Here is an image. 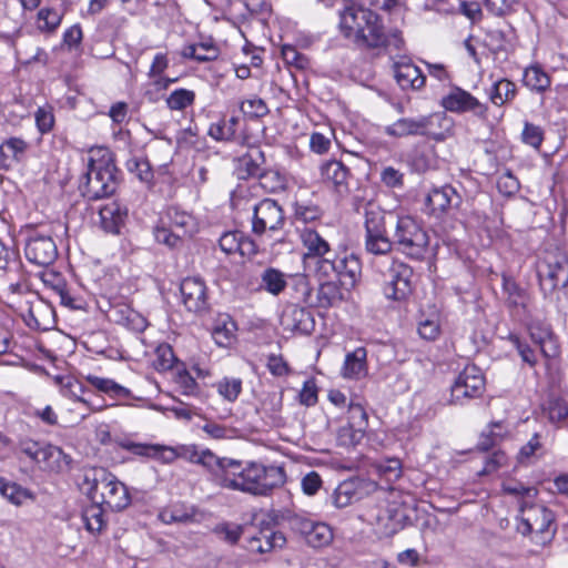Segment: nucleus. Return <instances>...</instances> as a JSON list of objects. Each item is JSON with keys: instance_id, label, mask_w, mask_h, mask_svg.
<instances>
[{"instance_id": "obj_45", "label": "nucleus", "mask_w": 568, "mask_h": 568, "mask_svg": "<svg viewBox=\"0 0 568 568\" xmlns=\"http://www.w3.org/2000/svg\"><path fill=\"white\" fill-rule=\"evenodd\" d=\"M322 214V209L312 202L297 200L294 203V216L297 221L310 223L318 220Z\"/></svg>"}, {"instance_id": "obj_57", "label": "nucleus", "mask_w": 568, "mask_h": 568, "mask_svg": "<svg viewBox=\"0 0 568 568\" xmlns=\"http://www.w3.org/2000/svg\"><path fill=\"white\" fill-rule=\"evenodd\" d=\"M521 140L525 144L538 150L544 141V130L539 125L525 122Z\"/></svg>"}, {"instance_id": "obj_30", "label": "nucleus", "mask_w": 568, "mask_h": 568, "mask_svg": "<svg viewBox=\"0 0 568 568\" xmlns=\"http://www.w3.org/2000/svg\"><path fill=\"white\" fill-rule=\"evenodd\" d=\"M108 317L119 325L142 332L146 328V321L138 312L125 304L112 305Z\"/></svg>"}, {"instance_id": "obj_7", "label": "nucleus", "mask_w": 568, "mask_h": 568, "mask_svg": "<svg viewBox=\"0 0 568 568\" xmlns=\"http://www.w3.org/2000/svg\"><path fill=\"white\" fill-rule=\"evenodd\" d=\"M394 246L408 257L420 260L427 251V232L410 216L397 217L393 235Z\"/></svg>"}, {"instance_id": "obj_11", "label": "nucleus", "mask_w": 568, "mask_h": 568, "mask_svg": "<svg viewBox=\"0 0 568 568\" xmlns=\"http://www.w3.org/2000/svg\"><path fill=\"white\" fill-rule=\"evenodd\" d=\"M18 452L23 454L31 462L42 465L50 470L60 471L63 468H68L72 462L71 457L60 447L29 437L19 439Z\"/></svg>"}, {"instance_id": "obj_13", "label": "nucleus", "mask_w": 568, "mask_h": 568, "mask_svg": "<svg viewBox=\"0 0 568 568\" xmlns=\"http://www.w3.org/2000/svg\"><path fill=\"white\" fill-rule=\"evenodd\" d=\"M413 268L398 261H394L384 275V294L388 300L403 301L413 292Z\"/></svg>"}, {"instance_id": "obj_47", "label": "nucleus", "mask_w": 568, "mask_h": 568, "mask_svg": "<svg viewBox=\"0 0 568 568\" xmlns=\"http://www.w3.org/2000/svg\"><path fill=\"white\" fill-rule=\"evenodd\" d=\"M195 100V93L187 89L174 90L168 98L166 104L171 110L182 111L192 105Z\"/></svg>"}, {"instance_id": "obj_41", "label": "nucleus", "mask_w": 568, "mask_h": 568, "mask_svg": "<svg viewBox=\"0 0 568 568\" xmlns=\"http://www.w3.org/2000/svg\"><path fill=\"white\" fill-rule=\"evenodd\" d=\"M182 55L199 62H209L217 58L219 51L213 44H190L183 49Z\"/></svg>"}, {"instance_id": "obj_26", "label": "nucleus", "mask_w": 568, "mask_h": 568, "mask_svg": "<svg viewBox=\"0 0 568 568\" xmlns=\"http://www.w3.org/2000/svg\"><path fill=\"white\" fill-rule=\"evenodd\" d=\"M393 70L396 82L403 90H419L425 85V75L410 61L395 62Z\"/></svg>"}, {"instance_id": "obj_52", "label": "nucleus", "mask_w": 568, "mask_h": 568, "mask_svg": "<svg viewBox=\"0 0 568 568\" xmlns=\"http://www.w3.org/2000/svg\"><path fill=\"white\" fill-rule=\"evenodd\" d=\"M34 120L41 134L49 133L54 126L53 108L50 104L39 106L34 113Z\"/></svg>"}, {"instance_id": "obj_43", "label": "nucleus", "mask_w": 568, "mask_h": 568, "mask_svg": "<svg viewBox=\"0 0 568 568\" xmlns=\"http://www.w3.org/2000/svg\"><path fill=\"white\" fill-rule=\"evenodd\" d=\"M316 276L318 282L335 280L336 268L334 266L333 255H326L312 261L311 267H307Z\"/></svg>"}, {"instance_id": "obj_24", "label": "nucleus", "mask_w": 568, "mask_h": 568, "mask_svg": "<svg viewBox=\"0 0 568 568\" xmlns=\"http://www.w3.org/2000/svg\"><path fill=\"white\" fill-rule=\"evenodd\" d=\"M366 481L358 477H352L338 484L332 494V504L337 509L345 508L354 501L362 499Z\"/></svg>"}, {"instance_id": "obj_10", "label": "nucleus", "mask_w": 568, "mask_h": 568, "mask_svg": "<svg viewBox=\"0 0 568 568\" xmlns=\"http://www.w3.org/2000/svg\"><path fill=\"white\" fill-rule=\"evenodd\" d=\"M388 216L381 209L368 204L365 209V251L373 255H386L394 246L393 240L387 236L386 226L389 223Z\"/></svg>"}, {"instance_id": "obj_29", "label": "nucleus", "mask_w": 568, "mask_h": 568, "mask_svg": "<svg viewBox=\"0 0 568 568\" xmlns=\"http://www.w3.org/2000/svg\"><path fill=\"white\" fill-rule=\"evenodd\" d=\"M335 278L342 284L354 286L362 273L359 258L354 254L334 256Z\"/></svg>"}, {"instance_id": "obj_18", "label": "nucleus", "mask_w": 568, "mask_h": 568, "mask_svg": "<svg viewBox=\"0 0 568 568\" xmlns=\"http://www.w3.org/2000/svg\"><path fill=\"white\" fill-rule=\"evenodd\" d=\"M442 105L447 111L456 113L471 112L480 119H485L488 111L487 105L480 103L477 98L460 88H453L452 91L443 98Z\"/></svg>"}, {"instance_id": "obj_31", "label": "nucleus", "mask_w": 568, "mask_h": 568, "mask_svg": "<svg viewBox=\"0 0 568 568\" xmlns=\"http://www.w3.org/2000/svg\"><path fill=\"white\" fill-rule=\"evenodd\" d=\"M302 242L307 248L304 260L306 267H311V263L315 258L334 255L331 252L328 242L314 230H305L302 233Z\"/></svg>"}, {"instance_id": "obj_46", "label": "nucleus", "mask_w": 568, "mask_h": 568, "mask_svg": "<svg viewBox=\"0 0 568 568\" xmlns=\"http://www.w3.org/2000/svg\"><path fill=\"white\" fill-rule=\"evenodd\" d=\"M217 393L227 402H235L242 392V379L223 377L215 384Z\"/></svg>"}, {"instance_id": "obj_19", "label": "nucleus", "mask_w": 568, "mask_h": 568, "mask_svg": "<svg viewBox=\"0 0 568 568\" xmlns=\"http://www.w3.org/2000/svg\"><path fill=\"white\" fill-rule=\"evenodd\" d=\"M320 172L323 183L333 189L339 196H345L349 193L352 174L343 162L337 160L324 161L320 166Z\"/></svg>"}, {"instance_id": "obj_34", "label": "nucleus", "mask_w": 568, "mask_h": 568, "mask_svg": "<svg viewBox=\"0 0 568 568\" xmlns=\"http://www.w3.org/2000/svg\"><path fill=\"white\" fill-rule=\"evenodd\" d=\"M343 292L339 282L336 280H326L318 282L316 306L328 308L338 305L343 301Z\"/></svg>"}, {"instance_id": "obj_20", "label": "nucleus", "mask_w": 568, "mask_h": 568, "mask_svg": "<svg viewBox=\"0 0 568 568\" xmlns=\"http://www.w3.org/2000/svg\"><path fill=\"white\" fill-rule=\"evenodd\" d=\"M179 450L180 457H184L193 464L202 465L212 475L213 481L219 485L227 457H219L209 449L199 452L194 447H181Z\"/></svg>"}, {"instance_id": "obj_4", "label": "nucleus", "mask_w": 568, "mask_h": 568, "mask_svg": "<svg viewBox=\"0 0 568 568\" xmlns=\"http://www.w3.org/2000/svg\"><path fill=\"white\" fill-rule=\"evenodd\" d=\"M452 128L450 119L443 113H433L417 118H400L385 126L384 132L393 138L420 135L435 141H444L450 134Z\"/></svg>"}, {"instance_id": "obj_9", "label": "nucleus", "mask_w": 568, "mask_h": 568, "mask_svg": "<svg viewBox=\"0 0 568 568\" xmlns=\"http://www.w3.org/2000/svg\"><path fill=\"white\" fill-rule=\"evenodd\" d=\"M194 231L193 216L176 206H170L155 227L154 235L159 243L176 247L184 237L191 236Z\"/></svg>"}, {"instance_id": "obj_58", "label": "nucleus", "mask_w": 568, "mask_h": 568, "mask_svg": "<svg viewBox=\"0 0 568 568\" xmlns=\"http://www.w3.org/2000/svg\"><path fill=\"white\" fill-rule=\"evenodd\" d=\"M508 341L517 349L523 362L527 363L531 367L537 364L535 351L526 342L521 341L517 334H509Z\"/></svg>"}, {"instance_id": "obj_8", "label": "nucleus", "mask_w": 568, "mask_h": 568, "mask_svg": "<svg viewBox=\"0 0 568 568\" xmlns=\"http://www.w3.org/2000/svg\"><path fill=\"white\" fill-rule=\"evenodd\" d=\"M537 276L545 298L558 288L568 285V256L559 251H550L537 263Z\"/></svg>"}, {"instance_id": "obj_37", "label": "nucleus", "mask_w": 568, "mask_h": 568, "mask_svg": "<svg viewBox=\"0 0 568 568\" xmlns=\"http://www.w3.org/2000/svg\"><path fill=\"white\" fill-rule=\"evenodd\" d=\"M541 409L551 424H558L568 417L567 402L556 395H549L542 403Z\"/></svg>"}, {"instance_id": "obj_61", "label": "nucleus", "mask_w": 568, "mask_h": 568, "mask_svg": "<svg viewBox=\"0 0 568 568\" xmlns=\"http://www.w3.org/2000/svg\"><path fill=\"white\" fill-rule=\"evenodd\" d=\"M381 181L390 189H402L404 186V173L393 166H385L381 172Z\"/></svg>"}, {"instance_id": "obj_35", "label": "nucleus", "mask_w": 568, "mask_h": 568, "mask_svg": "<svg viewBox=\"0 0 568 568\" xmlns=\"http://www.w3.org/2000/svg\"><path fill=\"white\" fill-rule=\"evenodd\" d=\"M287 286V276L275 267H266L261 274L258 291H265L273 296H278Z\"/></svg>"}, {"instance_id": "obj_5", "label": "nucleus", "mask_w": 568, "mask_h": 568, "mask_svg": "<svg viewBox=\"0 0 568 568\" xmlns=\"http://www.w3.org/2000/svg\"><path fill=\"white\" fill-rule=\"evenodd\" d=\"M85 480L91 483L88 491L91 501L100 503L111 511H120L130 505L128 488L105 468L93 469L91 476L85 475Z\"/></svg>"}, {"instance_id": "obj_64", "label": "nucleus", "mask_w": 568, "mask_h": 568, "mask_svg": "<svg viewBox=\"0 0 568 568\" xmlns=\"http://www.w3.org/2000/svg\"><path fill=\"white\" fill-rule=\"evenodd\" d=\"M497 185L499 191L507 195L517 193L520 187L519 181L510 171H507L499 176Z\"/></svg>"}, {"instance_id": "obj_40", "label": "nucleus", "mask_w": 568, "mask_h": 568, "mask_svg": "<svg viewBox=\"0 0 568 568\" xmlns=\"http://www.w3.org/2000/svg\"><path fill=\"white\" fill-rule=\"evenodd\" d=\"M87 381L98 390L109 394L113 397L126 398L130 396V390L124 386L115 383L113 379L89 375Z\"/></svg>"}, {"instance_id": "obj_33", "label": "nucleus", "mask_w": 568, "mask_h": 568, "mask_svg": "<svg viewBox=\"0 0 568 568\" xmlns=\"http://www.w3.org/2000/svg\"><path fill=\"white\" fill-rule=\"evenodd\" d=\"M503 291L506 294L505 303L509 310H527L528 293L513 277L503 275Z\"/></svg>"}, {"instance_id": "obj_27", "label": "nucleus", "mask_w": 568, "mask_h": 568, "mask_svg": "<svg viewBox=\"0 0 568 568\" xmlns=\"http://www.w3.org/2000/svg\"><path fill=\"white\" fill-rule=\"evenodd\" d=\"M99 215L101 227L106 233L120 234L128 220V209L118 202H111L100 209Z\"/></svg>"}, {"instance_id": "obj_6", "label": "nucleus", "mask_w": 568, "mask_h": 568, "mask_svg": "<svg viewBox=\"0 0 568 568\" xmlns=\"http://www.w3.org/2000/svg\"><path fill=\"white\" fill-rule=\"evenodd\" d=\"M519 519L518 532L529 535L534 544L546 546L554 539L557 531L555 515L546 506L523 503Z\"/></svg>"}, {"instance_id": "obj_1", "label": "nucleus", "mask_w": 568, "mask_h": 568, "mask_svg": "<svg viewBox=\"0 0 568 568\" xmlns=\"http://www.w3.org/2000/svg\"><path fill=\"white\" fill-rule=\"evenodd\" d=\"M342 34L361 48L402 50L404 40L398 30L385 32L377 13L369 9L347 7L339 13Z\"/></svg>"}, {"instance_id": "obj_62", "label": "nucleus", "mask_w": 568, "mask_h": 568, "mask_svg": "<svg viewBox=\"0 0 568 568\" xmlns=\"http://www.w3.org/2000/svg\"><path fill=\"white\" fill-rule=\"evenodd\" d=\"M494 428H501V422H496L490 425V429L486 433H481L479 440L477 443V448L481 452H487L493 448L496 444L497 438H501L503 434L500 432H495Z\"/></svg>"}, {"instance_id": "obj_14", "label": "nucleus", "mask_w": 568, "mask_h": 568, "mask_svg": "<svg viewBox=\"0 0 568 568\" xmlns=\"http://www.w3.org/2000/svg\"><path fill=\"white\" fill-rule=\"evenodd\" d=\"M485 389V378L476 366H466L452 386V400L463 404L465 399L479 397Z\"/></svg>"}, {"instance_id": "obj_25", "label": "nucleus", "mask_w": 568, "mask_h": 568, "mask_svg": "<svg viewBox=\"0 0 568 568\" xmlns=\"http://www.w3.org/2000/svg\"><path fill=\"white\" fill-rule=\"evenodd\" d=\"M460 204V196L456 190L450 185L433 189L427 197L426 205L429 207L432 214L440 215L453 206Z\"/></svg>"}, {"instance_id": "obj_28", "label": "nucleus", "mask_w": 568, "mask_h": 568, "mask_svg": "<svg viewBox=\"0 0 568 568\" xmlns=\"http://www.w3.org/2000/svg\"><path fill=\"white\" fill-rule=\"evenodd\" d=\"M29 144L22 138L11 136L0 144V169L9 170L24 160Z\"/></svg>"}, {"instance_id": "obj_56", "label": "nucleus", "mask_w": 568, "mask_h": 568, "mask_svg": "<svg viewBox=\"0 0 568 568\" xmlns=\"http://www.w3.org/2000/svg\"><path fill=\"white\" fill-rule=\"evenodd\" d=\"M281 54L287 65L294 67L297 70H304L308 64V59L293 45L284 44Z\"/></svg>"}, {"instance_id": "obj_21", "label": "nucleus", "mask_w": 568, "mask_h": 568, "mask_svg": "<svg viewBox=\"0 0 568 568\" xmlns=\"http://www.w3.org/2000/svg\"><path fill=\"white\" fill-rule=\"evenodd\" d=\"M285 544L284 534L267 525L261 527L257 532L248 535L246 548L251 552L265 554L275 548H282Z\"/></svg>"}, {"instance_id": "obj_51", "label": "nucleus", "mask_w": 568, "mask_h": 568, "mask_svg": "<svg viewBox=\"0 0 568 568\" xmlns=\"http://www.w3.org/2000/svg\"><path fill=\"white\" fill-rule=\"evenodd\" d=\"M62 14L51 8H42L38 12V28L41 31L52 32L61 23Z\"/></svg>"}, {"instance_id": "obj_15", "label": "nucleus", "mask_w": 568, "mask_h": 568, "mask_svg": "<svg viewBox=\"0 0 568 568\" xmlns=\"http://www.w3.org/2000/svg\"><path fill=\"white\" fill-rule=\"evenodd\" d=\"M180 293L184 307L191 313H202L209 308L207 287L200 276H190L182 280Z\"/></svg>"}, {"instance_id": "obj_50", "label": "nucleus", "mask_w": 568, "mask_h": 568, "mask_svg": "<svg viewBox=\"0 0 568 568\" xmlns=\"http://www.w3.org/2000/svg\"><path fill=\"white\" fill-rule=\"evenodd\" d=\"M176 357L173 348L169 344H161L155 349L154 368L159 372H165L173 368Z\"/></svg>"}, {"instance_id": "obj_63", "label": "nucleus", "mask_w": 568, "mask_h": 568, "mask_svg": "<svg viewBox=\"0 0 568 568\" xmlns=\"http://www.w3.org/2000/svg\"><path fill=\"white\" fill-rule=\"evenodd\" d=\"M154 448L152 458L163 464H172L181 456L179 448L160 444H154Z\"/></svg>"}, {"instance_id": "obj_59", "label": "nucleus", "mask_w": 568, "mask_h": 568, "mask_svg": "<svg viewBox=\"0 0 568 568\" xmlns=\"http://www.w3.org/2000/svg\"><path fill=\"white\" fill-rule=\"evenodd\" d=\"M240 109L244 115L250 118H262L268 113L266 103L260 98L243 101Z\"/></svg>"}, {"instance_id": "obj_16", "label": "nucleus", "mask_w": 568, "mask_h": 568, "mask_svg": "<svg viewBox=\"0 0 568 568\" xmlns=\"http://www.w3.org/2000/svg\"><path fill=\"white\" fill-rule=\"evenodd\" d=\"M291 528L301 534L306 544L313 548L327 546L333 540L331 527L323 523H314L307 518L294 516L290 520Z\"/></svg>"}, {"instance_id": "obj_22", "label": "nucleus", "mask_w": 568, "mask_h": 568, "mask_svg": "<svg viewBox=\"0 0 568 568\" xmlns=\"http://www.w3.org/2000/svg\"><path fill=\"white\" fill-rule=\"evenodd\" d=\"M265 155L258 148L250 149L236 160L235 174L240 180L261 179L265 175Z\"/></svg>"}, {"instance_id": "obj_60", "label": "nucleus", "mask_w": 568, "mask_h": 568, "mask_svg": "<svg viewBox=\"0 0 568 568\" xmlns=\"http://www.w3.org/2000/svg\"><path fill=\"white\" fill-rule=\"evenodd\" d=\"M518 4L519 0H485L486 9L497 17L514 12Z\"/></svg>"}, {"instance_id": "obj_53", "label": "nucleus", "mask_w": 568, "mask_h": 568, "mask_svg": "<svg viewBox=\"0 0 568 568\" xmlns=\"http://www.w3.org/2000/svg\"><path fill=\"white\" fill-rule=\"evenodd\" d=\"M126 169L142 182L150 183L153 179V171L146 159L132 158L126 161Z\"/></svg>"}, {"instance_id": "obj_54", "label": "nucleus", "mask_w": 568, "mask_h": 568, "mask_svg": "<svg viewBox=\"0 0 568 568\" xmlns=\"http://www.w3.org/2000/svg\"><path fill=\"white\" fill-rule=\"evenodd\" d=\"M347 413V424L365 433L368 427V415L364 407L359 403L351 402Z\"/></svg>"}, {"instance_id": "obj_38", "label": "nucleus", "mask_w": 568, "mask_h": 568, "mask_svg": "<svg viewBox=\"0 0 568 568\" xmlns=\"http://www.w3.org/2000/svg\"><path fill=\"white\" fill-rule=\"evenodd\" d=\"M523 81L527 88L537 92H544L550 87L549 75L537 65L525 70Z\"/></svg>"}, {"instance_id": "obj_42", "label": "nucleus", "mask_w": 568, "mask_h": 568, "mask_svg": "<svg viewBox=\"0 0 568 568\" xmlns=\"http://www.w3.org/2000/svg\"><path fill=\"white\" fill-rule=\"evenodd\" d=\"M516 95V85L507 79H501L494 83L490 91V101L495 105H503L513 100Z\"/></svg>"}, {"instance_id": "obj_12", "label": "nucleus", "mask_w": 568, "mask_h": 568, "mask_svg": "<svg viewBox=\"0 0 568 568\" xmlns=\"http://www.w3.org/2000/svg\"><path fill=\"white\" fill-rule=\"evenodd\" d=\"M285 225V215L282 206L272 199H264L256 203L252 214V232L256 236L274 234Z\"/></svg>"}, {"instance_id": "obj_49", "label": "nucleus", "mask_w": 568, "mask_h": 568, "mask_svg": "<svg viewBox=\"0 0 568 568\" xmlns=\"http://www.w3.org/2000/svg\"><path fill=\"white\" fill-rule=\"evenodd\" d=\"M236 331V324L232 320L224 321L222 324H217L213 332L212 336L215 341V343L219 346L226 347L229 346L233 338Z\"/></svg>"}, {"instance_id": "obj_55", "label": "nucleus", "mask_w": 568, "mask_h": 568, "mask_svg": "<svg viewBox=\"0 0 568 568\" xmlns=\"http://www.w3.org/2000/svg\"><path fill=\"white\" fill-rule=\"evenodd\" d=\"M364 432L346 424L337 430V443L339 446L351 447L357 445L364 437Z\"/></svg>"}, {"instance_id": "obj_39", "label": "nucleus", "mask_w": 568, "mask_h": 568, "mask_svg": "<svg viewBox=\"0 0 568 568\" xmlns=\"http://www.w3.org/2000/svg\"><path fill=\"white\" fill-rule=\"evenodd\" d=\"M108 509L100 503H93L88 506L82 514V519L85 527L91 532H99L104 527V513Z\"/></svg>"}, {"instance_id": "obj_48", "label": "nucleus", "mask_w": 568, "mask_h": 568, "mask_svg": "<svg viewBox=\"0 0 568 568\" xmlns=\"http://www.w3.org/2000/svg\"><path fill=\"white\" fill-rule=\"evenodd\" d=\"M160 517L165 524H187L193 521L194 513L189 511L184 506H173L161 511Z\"/></svg>"}, {"instance_id": "obj_36", "label": "nucleus", "mask_w": 568, "mask_h": 568, "mask_svg": "<svg viewBox=\"0 0 568 568\" xmlns=\"http://www.w3.org/2000/svg\"><path fill=\"white\" fill-rule=\"evenodd\" d=\"M239 118L232 116L229 120H223L219 123H213L209 129V134L216 141H234L243 143L242 139L237 134Z\"/></svg>"}, {"instance_id": "obj_23", "label": "nucleus", "mask_w": 568, "mask_h": 568, "mask_svg": "<svg viewBox=\"0 0 568 568\" xmlns=\"http://www.w3.org/2000/svg\"><path fill=\"white\" fill-rule=\"evenodd\" d=\"M528 331L530 338L539 346L546 358H555L559 355V343L549 324L536 321L528 326Z\"/></svg>"}, {"instance_id": "obj_32", "label": "nucleus", "mask_w": 568, "mask_h": 568, "mask_svg": "<svg viewBox=\"0 0 568 568\" xmlns=\"http://www.w3.org/2000/svg\"><path fill=\"white\" fill-rule=\"evenodd\" d=\"M367 352L364 347H357L345 356L342 375L346 378L359 379L367 374Z\"/></svg>"}, {"instance_id": "obj_2", "label": "nucleus", "mask_w": 568, "mask_h": 568, "mask_svg": "<svg viewBox=\"0 0 568 568\" xmlns=\"http://www.w3.org/2000/svg\"><path fill=\"white\" fill-rule=\"evenodd\" d=\"M286 481L283 467L227 458L219 483L222 488L237 490L254 496H267Z\"/></svg>"}, {"instance_id": "obj_17", "label": "nucleus", "mask_w": 568, "mask_h": 568, "mask_svg": "<svg viewBox=\"0 0 568 568\" xmlns=\"http://www.w3.org/2000/svg\"><path fill=\"white\" fill-rule=\"evenodd\" d=\"M24 254L29 262L48 266L55 261L58 248L51 236L34 233L26 243Z\"/></svg>"}, {"instance_id": "obj_44", "label": "nucleus", "mask_w": 568, "mask_h": 568, "mask_svg": "<svg viewBox=\"0 0 568 568\" xmlns=\"http://www.w3.org/2000/svg\"><path fill=\"white\" fill-rule=\"evenodd\" d=\"M0 494L16 506H20L27 499L31 498L27 489L16 483H9L2 477H0Z\"/></svg>"}, {"instance_id": "obj_3", "label": "nucleus", "mask_w": 568, "mask_h": 568, "mask_svg": "<svg viewBox=\"0 0 568 568\" xmlns=\"http://www.w3.org/2000/svg\"><path fill=\"white\" fill-rule=\"evenodd\" d=\"M119 185L118 169L112 154L100 159L90 158L88 170L80 182L79 190L89 201H97L114 194Z\"/></svg>"}]
</instances>
